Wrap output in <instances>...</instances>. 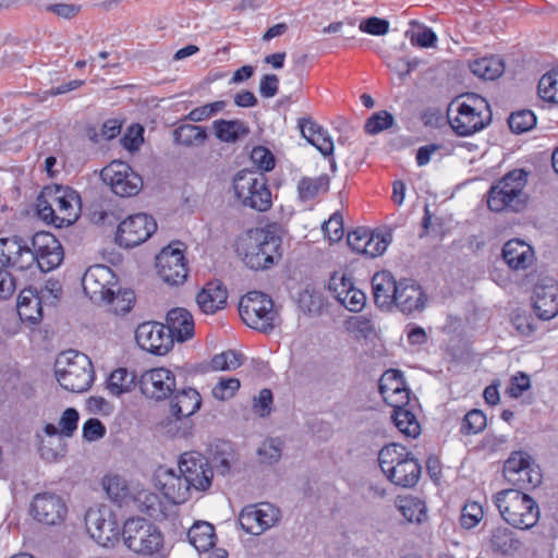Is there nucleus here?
<instances>
[{
	"label": "nucleus",
	"instance_id": "nucleus-1",
	"mask_svg": "<svg viewBox=\"0 0 558 558\" xmlns=\"http://www.w3.org/2000/svg\"><path fill=\"white\" fill-rule=\"evenodd\" d=\"M447 117L457 135L470 136L490 123L492 111L485 98L471 93L454 98L448 107Z\"/></svg>",
	"mask_w": 558,
	"mask_h": 558
},
{
	"label": "nucleus",
	"instance_id": "nucleus-2",
	"mask_svg": "<svg viewBox=\"0 0 558 558\" xmlns=\"http://www.w3.org/2000/svg\"><path fill=\"white\" fill-rule=\"evenodd\" d=\"M282 240L269 229L250 230L241 240L238 252L251 269L272 267L282 256Z\"/></svg>",
	"mask_w": 558,
	"mask_h": 558
},
{
	"label": "nucleus",
	"instance_id": "nucleus-3",
	"mask_svg": "<svg viewBox=\"0 0 558 558\" xmlns=\"http://www.w3.org/2000/svg\"><path fill=\"white\" fill-rule=\"evenodd\" d=\"M378 463L386 477L397 486L413 487L421 476V464L404 446L389 444L378 452Z\"/></svg>",
	"mask_w": 558,
	"mask_h": 558
},
{
	"label": "nucleus",
	"instance_id": "nucleus-4",
	"mask_svg": "<svg viewBox=\"0 0 558 558\" xmlns=\"http://www.w3.org/2000/svg\"><path fill=\"white\" fill-rule=\"evenodd\" d=\"M54 376L64 390L82 393L93 385L95 372L86 354L68 350L58 355L54 362Z\"/></svg>",
	"mask_w": 558,
	"mask_h": 558
},
{
	"label": "nucleus",
	"instance_id": "nucleus-5",
	"mask_svg": "<svg viewBox=\"0 0 558 558\" xmlns=\"http://www.w3.org/2000/svg\"><path fill=\"white\" fill-rule=\"evenodd\" d=\"M527 183V172L513 169L496 181L488 190L487 206L492 211L520 213L526 206L527 196L524 187Z\"/></svg>",
	"mask_w": 558,
	"mask_h": 558
},
{
	"label": "nucleus",
	"instance_id": "nucleus-6",
	"mask_svg": "<svg viewBox=\"0 0 558 558\" xmlns=\"http://www.w3.org/2000/svg\"><path fill=\"white\" fill-rule=\"evenodd\" d=\"M500 517L510 526L530 530L539 520V507L527 494L519 489H504L494 496Z\"/></svg>",
	"mask_w": 558,
	"mask_h": 558
},
{
	"label": "nucleus",
	"instance_id": "nucleus-7",
	"mask_svg": "<svg viewBox=\"0 0 558 558\" xmlns=\"http://www.w3.org/2000/svg\"><path fill=\"white\" fill-rule=\"evenodd\" d=\"M122 537L129 549L142 556L159 555L165 547L160 529L141 517L130 518L124 522Z\"/></svg>",
	"mask_w": 558,
	"mask_h": 558
},
{
	"label": "nucleus",
	"instance_id": "nucleus-8",
	"mask_svg": "<svg viewBox=\"0 0 558 558\" xmlns=\"http://www.w3.org/2000/svg\"><path fill=\"white\" fill-rule=\"evenodd\" d=\"M239 313L250 328L264 333L271 332L279 324V314L274 301L259 291H251L241 298Z\"/></svg>",
	"mask_w": 558,
	"mask_h": 558
},
{
	"label": "nucleus",
	"instance_id": "nucleus-9",
	"mask_svg": "<svg viewBox=\"0 0 558 558\" xmlns=\"http://www.w3.org/2000/svg\"><path fill=\"white\" fill-rule=\"evenodd\" d=\"M233 189L240 202L252 209L266 211L271 207V192L263 172L241 170L233 179Z\"/></svg>",
	"mask_w": 558,
	"mask_h": 558
},
{
	"label": "nucleus",
	"instance_id": "nucleus-10",
	"mask_svg": "<svg viewBox=\"0 0 558 558\" xmlns=\"http://www.w3.org/2000/svg\"><path fill=\"white\" fill-rule=\"evenodd\" d=\"M102 181L120 197H132L143 189V179L131 166L113 160L101 170Z\"/></svg>",
	"mask_w": 558,
	"mask_h": 558
},
{
	"label": "nucleus",
	"instance_id": "nucleus-11",
	"mask_svg": "<svg viewBox=\"0 0 558 558\" xmlns=\"http://www.w3.org/2000/svg\"><path fill=\"white\" fill-rule=\"evenodd\" d=\"M29 514L40 524L58 526L65 521L68 506L64 499L56 493H38L33 497Z\"/></svg>",
	"mask_w": 558,
	"mask_h": 558
},
{
	"label": "nucleus",
	"instance_id": "nucleus-12",
	"mask_svg": "<svg viewBox=\"0 0 558 558\" xmlns=\"http://www.w3.org/2000/svg\"><path fill=\"white\" fill-rule=\"evenodd\" d=\"M328 291L341 306L352 313H360L365 307V293L355 287L352 276L344 271H333L330 275Z\"/></svg>",
	"mask_w": 558,
	"mask_h": 558
},
{
	"label": "nucleus",
	"instance_id": "nucleus-13",
	"mask_svg": "<svg viewBox=\"0 0 558 558\" xmlns=\"http://www.w3.org/2000/svg\"><path fill=\"white\" fill-rule=\"evenodd\" d=\"M0 266L17 271L28 270L35 266L31 240L20 235L0 238Z\"/></svg>",
	"mask_w": 558,
	"mask_h": 558
},
{
	"label": "nucleus",
	"instance_id": "nucleus-14",
	"mask_svg": "<svg viewBox=\"0 0 558 558\" xmlns=\"http://www.w3.org/2000/svg\"><path fill=\"white\" fill-rule=\"evenodd\" d=\"M84 293L92 302L101 304L105 301H113V287L116 276L110 267L105 265L90 266L82 278Z\"/></svg>",
	"mask_w": 558,
	"mask_h": 558
},
{
	"label": "nucleus",
	"instance_id": "nucleus-15",
	"mask_svg": "<svg viewBox=\"0 0 558 558\" xmlns=\"http://www.w3.org/2000/svg\"><path fill=\"white\" fill-rule=\"evenodd\" d=\"M181 245V242L170 244L156 256V268L159 277L172 286L183 283L189 272Z\"/></svg>",
	"mask_w": 558,
	"mask_h": 558
},
{
	"label": "nucleus",
	"instance_id": "nucleus-16",
	"mask_svg": "<svg viewBox=\"0 0 558 558\" xmlns=\"http://www.w3.org/2000/svg\"><path fill=\"white\" fill-rule=\"evenodd\" d=\"M179 472L184 475L195 492H205L211 486L213 468L208 459L197 451H189L181 454Z\"/></svg>",
	"mask_w": 558,
	"mask_h": 558
},
{
	"label": "nucleus",
	"instance_id": "nucleus-17",
	"mask_svg": "<svg viewBox=\"0 0 558 558\" xmlns=\"http://www.w3.org/2000/svg\"><path fill=\"white\" fill-rule=\"evenodd\" d=\"M156 230L157 223L151 216L136 214L119 225L116 240L120 246L134 247L145 242Z\"/></svg>",
	"mask_w": 558,
	"mask_h": 558
},
{
	"label": "nucleus",
	"instance_id": "nucleus-18",
	"mask_svg": "<svg viewBox=\"0 0 558 558\" xmlns=\"http://www.w3.org/2000/svg\"><path fill=\"white\" fill-rule=\"evenodd\" d=\"M35 265L44 272L59 267L64 252L59 240L50 232H37L31 238Z\"/></svg>",
	"mask_w": 558,
	"mask_h": 558
},
{
	"label": "nucleus",
	"instance_id": "nucleus-19",
	"mask_svg": "<svg viewBox=\"0 0 558 558\" xmlns=\"http://www.w3.org/2000/svg\"><path fill=\"white\" fill-rule=\"evenodd\" d=\"M279 508L269 502L248 505L239 515V524L248 534L260 535L280 519Z\"/></svg>",
	"mask_w": 558,
	"mask_h": 558
},
{
	"label": "nucleus",
	"instance_id": "nucleus-20",
	"mask_svg": "<svg viewBox=\"0 0 558 558\" xmlns=\"http://www.w3.org/2000/svg\"><path fill=\"white\" fill-rule=\"evenodd\" d=\"M45 195L51 197L59 221L57 227L70 226L81 213V196L70 186L53 185L45 187Z\"/></svg>",
	"mask_w": 558,
	"mask_h": 558
},
{
	"label": "nucleus",
	"instance_id": "nucleus-21",
	"mask_svg": "<svg viewBox=\"0 0 558 558\" xmlns=\"http://www.w3.org/2000/svg\"><path fill=\"white\" fill-rule=\"evenodd\" d=\"M135 339L143 350L156 355L167 354L174 344L166 326L158 322L140 324L135 330Z\"/></svg>",
	"mask_w": 558,
	"mask_h": 558
},
{
	"label": "nucleus",
	"instance_id": "nucleus-22",
	"mask_svg": "<svg viewBox=\"0 0 558 558\" xmlns=\"http://www.w3.org/2000/svg\"><path fill=\"white\" fill-rule=\"evenodd\" d=\"M138 385L144 396L160 401L174 393L175 377L168 368H153L141 376Z\"/></svg>",
	"mask_w": 558,
	"mask_h": 558
},
{
	"label": "nucleus",
	"instance_id": "nucleus-23",
	"mask_svg": "<svg viewBox=\"0 0 558 558\" xmlns=\"http://www.w3.org/2000/svg\"><path fill=\"white\" fill-rule=\"evenodd\" d=\"M87 531L99 545H113L120 534L118 522L109 513L108 518L100 510H88L85 515Z\"/></svg>",
	"mask_w": 558,
	"mask_h": 558
},
{
	"label": "nucleus",
	"instance_id": "nucleus-24",
	"mask_svg": "<svg viewBox=\"0 0 558 558\" xmlns=\"http://www.w3.org/2000/svg\"><path fill=\"white\" fill-rule=\"evenodd\" d=\"M379 393L391 408L408 405L410 389L407 387L403 374L399 369H387L379 379Z\"/></svg>",
	"mask_w": 558,
	"mask_h": 558
},
{
	"label": "nucleus",
	"instance_id": "nucleus-25",
	"mask_svg": "<svg viewBox=\"0 0 558 558\" xmlns=\"http://www.w3.org/2000/svg\"><path fill=\"white\" fill-rule=\"evenodd\" d=\"M427 296L422 287L414 280L402 279L396 294L393 307L403 314L410 315L415 312H422L425 308Z\"/></svg>",
	"mask_w": 558,
	"mask_h": 558
},
{
	"label": "nucleus",
	"instance_id": "nucleus-26",
	"mask_svg": "<svg viewBox=\"0 0 558 558\" xmlns=\"http://www.w3.org/2000/svg\"><path fill=\"white\" fill-rule=\"evenodd\" d=\"M158 484L163 496L174 505L184 504L192 496L193 488L180 472L163 471L158 475Z\"/></svg>",
	"mask_w": 558,
	"mask_h": 558
},
{
	"label": "nucleus",
	"instance_id": "nucleus-27",
	"mask_svg": "<svg viewBox=\"0 0 558 558\" xmlns=\"http://www.w3.org/2000/svg\"><path fill=\"white\" fill-rule=\"evenodd\" d=\"M399 281L387 270L376 272L372 278L374 302L380 310L391 311L396 303Z\"/></svg>",
	"mask_w": 558,
	"mask_h": 558
},
{
	"label": "nucleus",
	"instance_id": "nucleus-28",
	"mask_svg": "<svg viewBox=\"0 0 558 558\" xmlns=\"http://www.w3.org/2000/svg\"><path fill=\"white\" fill-rule=\"evenodd\" d=\"M533 307L538 318L549 320L558 315V286L536 284L533 294Z\"/></svg>",
	"mask_w": 558,
	"mask_h": 558
},
{
	"label": "nucleus",
	"instance_id": "nucleus-29",
	"mask_svg": "<svg viewBox=\"0 0 558 558\" xmlns=\"http://www.w3.org/2000/svg\"><path fill=\"white\" fill-rule=\"evenodd\" d=\"M166 329L172 341L184 342L194 336L192 314L182 307L172 308L166 316Z\"/></svg>",
	"mask_w": 558,
	"mask_h": 558
},
{
	"label": "nucleus",
	"instance_id": "nucleus-30",
	"mask_svg": "<svg viewBox=\"0 0 558 558\" xmlns=\"http://www.w3.org/2000/svg\"><path fill=\"white\" fill-rule=\"evenodd\" d=\"M228 292L222 282L209 281L196 295V303L204 314H215L227 303Z\"/></svg>",
	"mask_w": 558,
	"mask_h": 558
},
{
	"label": "nucleus",
	"instance_id": "nucleus-31",
	"mask_svg": "<svg viewBox=\"0 0 558 558\" xmlns=\"http://www.w3.org/2000/svg\"><path fill=\"white\" fill-rule=\"evenodd\" d=\"M44 304L36 288H24L17 296V314L23 322L37 324L43 318Z\"/></svg>",
	"mask_w": 558,
	"mask_h": 558
},
{
	"label": "nucleus",
	"instance_id": "nucleus-32",
	"mask_svg": "<svg viewBox=\"0 0 558 558\" xmlns=\"http://www.w3.org/2000/svg\"><path fill=\"white\" fill-rule=\"evenodd\" d=\"M502 258L514 270L526 269L533 263L534 252L524 241L512 239L505 243Z\"/></svg>",
	"mask_w": 558,
	"mask_h": 558
},
{
	"label": "nucleus",
	"instance_id": "nucleus-33",
	"mask_svg": "<svg viewBox=\"0 0 558 558\" xmlns=\"http://www.w3.org/2000/svg\"><path fill=\"white\" fill-rule=\"evenodd\" d=\"M488 546L496 554L512 556L520 551L522 548V542L509 527L497 526L489 533Z\"/></svg>",
	"mask_w": 558,
	"mask_h": 558
},
{
	"label": "nucleus",
	"instance_id": "nucleus-34",
	"mask_svg": "<svg viewBox=\"0 0 558 558\" xmlns=\"http://www.w3.org/2000/svg\"><path fill=\"white\" fill-rule=\"evenodd\" d=\"M202 398L194 388H186L178 391L171 401V413L177 418L189 417L199 410Z\"/></svg>",
	"mask_w": 558,
	"mask_h": 558
},
{
	"label": "nucleus",
	"instance_id": "nucleus-35",
	"mask_svg": "<svg viewBox=\"0 0 558 558\" xmlns=\"http://www.w3.org/2000/svg\"><path fill=\"white\" fill-rule=\"evenodd\" d=\"M330 178L328 174L316 178L303 177L298 182L299 199L304 204L315 202L319 195L328 192Z\"/></svg>",
	"mask_w": 558,
	"mask_h": 558
},
{
	"label": "nucleus",
	"instance_id": "nucleus-36",
	"mask_svg": "<svg viewBox=\"0 0 558 558\" xmlns=\"http://www.w3.org/2000/svg\"><path fill=\"white\" fill-rule=\"evenodd\" d=\"M190 543L198 551H208L215 546L216 533L213 524L208 522H197L187 532Z\"/></svg>",
	"mask_w": 558,
	"mask_h": 558
},
{
	"label": "nucleus",
	"instance_id": "nucleus-37",
	"mask_svg": "<svg viewBox=\"0 0 558 558\" xmlns=\"http://www.w3.org/2000/svg\"><path fill=\"white\" fill-rule=\"evenodd\" d=\"M471 72L483 80H496L505 71L504 60L498 56L483 57L470 64Z\"/></svg>",
	"mask_w": 558,
	"mask_h": 558
},
{
	"label": "nucleus",
	"instance_id": "nucleus-38",
	"mask_svg": "<svg viewBox=\"0 0 558 558\" xmlns=\"http://www.w3.org/2000/svg\"><path fill=\"white\" fill-rule=\"evenodd\" d=\"M214 129L216 136L226 143H234L250 132L248 128L241 120H216Z\"/></svg>",
	"mask_w": 558,
	"mask_h": 558
},
{
	"label": "nucleus",
	"instance_id": "nucleus-39",
	"mask_svg": "<svg viewBox=\"0 0 558 558\" xmlns=\"http://www.w3.org/2000/svg\"><path fill=\"white\" fill-rule=\"evenodd\" d=\"M206 138V129L199 125L182 124L173 131L174 143L186 147L203 145Z\"/></svg>",
	"mask_w": 558,
	"mask_h": 558
},
{
	"label": "nucleus",
	"instance_id": "nucleus-40",
	"mask_svg": "<svg viewBox=\"0 0 558 558\" xmlns=\"http://www.w3.org/2000/svg\"><path fill=\"white\" fill-rule=\"evenodd\" d=\"M136 376L134 373L128 372L126 368H118L113 371L107 379V389L110 395L120 397L130 392L135 387Z\"/></svg>",
	"mask_w": 558,
	"mask_h": 558
},
{
	"label": "nucleus",
	"instance_id": "nucleus-41",
	"mask_svg": "<svg viewBox=\"0 0 558 558\" xmlns=\"http://www.w3.org/2000/svg\"><path fill=\"white\" fill-rule=\"evenodd\" d=\"M407 405L392 408L391 418L396 427L409 437H416L420 434V424L415 415L405 409Z\"/></svg>",
	"mask_w": 558,
	"mask_h": 558
},
{
	"label": "nucleus",
	"instance_id": "nucleus-42",
	"mask_svg": "<svg viewBox=\"0 0 558 558\" xmlns=\"http://www.w3.org/2000/svg\"><path fill=\"white\" fill-rule=\"evenodd\" d=\"M533 463L534 461L527 452L522 450L513 451L504 463V477L506 481H518L514 474Z\"/></svg>",
	"mask_w": 558,
	"mask_h": 558
},
{
	"label": "nucleus",
	"instance_id": "nucleus-43",
	"mask_svg": "<svg viewBox=\"0 0 558 558\" xmlns=\"http://www.w3.org/2000/svg\"><path fill=\"white\" fill-rule=\"evenodd\" d=\"M104 488L106 489L109 498L122 505L130 496V489L126 481L119 475H108L104 478Z\"/></svg>",
	"mask_w": 558,
	"mask_h": 558
},
{
	"label": "nucleus",
	"instance_id": "nucleus-44",
	"mask_svg": "<svg viewBox=\"0 0 558 558\" xmlns=\"http://www.w3.org/2000/svg\"><path fill=\"white\" fill-rule=\"evenodd\" d=\"M399 510L409 522L422 523L427 518L425 504L418 498L401 499Z\"/></svg>",
	"mask_w": 558,
	"mask_h": 558
},
{
	"label": "nucleus",
	"instance_id": "nucleus-45",
	"mask_svg": "<svg viewBox=\"0 0 558 558\" xmlns=\"http://www.w3.org/2000/svg\"><path fill=\"white\" fill-rule=\"evenodd\" d=\"M518 481H507L515 488L522 492V489H530L536 487L542 482V474L539 468L535 463L526 466L522 471H518L514 474Z\"/></svg>",
	"mask_w": 558,
	"mask_h": 558
},
{
	"label": "nucleus",
	"instance_id": "nucleus-46",
	"mask_svg": "<svg viewBox=\"0 0 558 558\" xmlns=\"http://www.w3.org/2000/svg\"><path fill=\"white\" fill-rule=\"evenodd\" d=\"M508 124L513 133L521 134L532 130L536 124V117L531 110L512 112L508 118Z\"/></svg>",
	"mask_w": 558,
	"mask_h": 558
},
{
	"label": "nucleus",
	"instance_id": "nucleus-47",
	"mask_svg": "<svg viewBox=\"0 0 558 558\" xmlns=\"http://www.w3.org/2000/svg\"><path fill=\"white\" fill-rule=\"evenodd\" d=\"M486 415L483 411L473 409L469 411L460 426V433L463 435L478 434L486 427Z\"/></svg>",
	"mask_w": 558,
	"mask_h": 558
},
{
	"label": "nucleus",
	"instance_id": "nucleus-48",
	"mask_svg": "<svg viewBox=\"0 0 558 558\" xmlns=\"http://www.w3.org/2000/svg\"><path fill=\"white\" fill-rule=\"evenodd\" d=\"M395 118L388 111L381 110L373 113L365 122L364 129L367 134H377L384 130L391 128Z\"/></svg>",
	"mask_w": 558,
	"mask_h": 558
},
{
	"label": "nucleus",
	"instance_id": "nucleus-49",
	"mask_svg": "<svg viewBox=\"0 0 558 558\" xmlns=\"http://www.w3.org/2000/svg\"><path fill=\"white\" fill-rule=\"evenodd\" d=\"M483 517V507L476 501H468L462 508L460 524L463 529L470 530L476 526Z\"/></svg>",
	"mask_w": 558,
	"mask_h": 558
},
{
	"label": "nucleus",
	"instance_id": "nucleus-50",
	"mask_svg": "<svg viewBox=\"0 0 558 558\" xmlns=\"http://www.w3.org/2000/svg\"><path fill=\"white\" fill-rule=\"evenodd\" d=\"M282 453V442L277 438L265 440L258 448V456L262 462L274 464L279 461Z\"/></svg>",
	"mask_w": 558,
	"mask_h": 558
},
{
	"label": "nucleus",
	"instance_id": "nucleus-51",
	"mask_svg": "<svg viewBox=\"0 0 558 558\" xmlns=\"http://www.w3.org/2000/svg\"><path fill=\"white\" fill-rule=\"evenodd\" d=\"M242 355L234 351H226L220 354H216L210 362V366L214 371H226L235 369L241 364Z\"/></svg>",
	"mask_w": 558,
	"mask_h": 558
},
{
	"label": "nucleus",
	"instance_id": "nucleus-52",
	"mask_svg": "<svg viewBox=\"0 0 558 558\" xmlns=\"http://www.w3.org/2000/svg\"><path fill=\"white\" fill-rule=\"evenodd\" d=\"M390 238L391 234H387V236H385L380 234H375L374 232L371 231L369 241L367 242L366 245H363V248L360 254L366 255L368 257H377L381 255L386 251L390 242Z\"/></svg>",
	"mask_w": 558,
	"mask_h": 558
},
{
	"label": "nucleus",
	"instance_id": "nucleus-53",
	"mask_svg": "<svg viewBox=\"0 0 558 558\" xmlns=\"http://www.w3.org/2000/svg\"><path fill=\"white\" fill-rule=\"evenodd\" d=\"M226 107V102L222 100H218L211 104H206L204 106L194 108L189 112V114L185 117L186 120L193 121V122H201L204 121L214 114H216L219 111H222Z\"/></svg>",
	"mask_w": 558,
	"mask_h": 558
},
{
	"label": "nucleus",
	"instance_id": "nucleus-54",
	"mask_svg": "<svg viewBox=\"0 0 558 558\" xmlns=\"http://www.w3.org/2000/svg\"><path fill=\"white\" fill-rule=\"evenodd\" d=\"M240 386L238 378H221L213 388V396L221 401L229 400L240 389Z\"/></svg>",
	"mask_w": 558,
	"mask_h": 558
},
{
	"label": "nucleus",
	"instance_id": "nucleus-55",
	"mask_svg": "<svg viewBox=\"0 0 558 558\" xmlns=\"http://www.w3.org/2000/svg\"><path fill=\"white\" fill-rule=\"evenodd\" d=\"M51 197L48 195H45V189L43 190L41 194L37 198V214L38 216L57 227V222L59 221L56 207L51 204Z\"/></svg>",
	"mask_w": 558,
	"mask_h": 558
},
{
	"label": "nucleus",
	"instance_id": "nucleus-56",
	"mask_svg": "<svg viewBox=\"0 0 558 558\" xmlns=\"http://www.w3.org/2000/svg\"><path fill=\"white\" fill-rule=\"evenodd\" d=\"M63 293L62 284L59 280L49 279L44 287L38 291L40 299L45 305H56Z\"/></svg>",
	"mask_w": 558,
	"mask_h": 558
},
{
	"label": "nucleus",
	"instance_id": "nucleus-57",
	"mask_svg": "<svg viewBox=\"0 0 558 558\" xmlns=\"http://www.w3.org/2000/svg\"><path fill=\"white\" fill-rule=\"evenodd\" d=\"M80 414L76 409L68 408L59 421L60 436L72 437L77 429Z\"/></svg>",
	"mask_w": 558,
	"mask_h": 558
},
{
	"label": "nucleus",
	"instance_id": "nucleus-58",
	"mask_svg": "<svg viewBox=\"0 0 558 558\" xmlns=\"http://www.w3.org/2000/svg\"><path fill=\"white\" fill-rule=\"evenodd\" d=\"M113 301H105V304H111L112 310L117 314H125L131 311L134 303V293L131 290L119 291L117 294L113 291Z\"/></svg>",
	"mask_w": 558,
	"mask_h": 558
},
{
	"label": "nucleus",
	"instance_id": "nucleus-59",
	"mask_svg": "<svg viewBox=\"0 0 558 558\" xmlns=\"http://www.w3.org/2000/svg\"><path fill=\"white\" fill-rule=\"evenodd\" d=\"M252 161L262 171H270L275 167V157L272 153L263 146L254 147L251 154Z\"/></svg>",
	"mask_w": 558,
	"mask_h": 558
},
{
	"label": "nucleus",
	"instance_id": "nucleus-60",
	"mask_svg": "<svg viewBox=\"0 0 558 558\" xmlns=\"http://www.w3.org/2000/svg\"><path fill=\"white\" fill-rule=\"evenodd\" d=\"M323 230L330 242H338L341 240L344 233L341 214L335 213L329 220L325 222Z\"/></svg>",
	"mask_w": 558,
	"mask_h": 558
},
{
	"label": "nucleus",
	"instance_id": "nucleus-61",
	"mask_svg": "<svg viewBox=\"0 0 558 558\" xmlns=\"http://www.w3.org/2000/svg\"><path fill=\"white\" fill-rule=\"evenodd\" d=\"M46 11L59 17L72 20L82 11V5L75 3H51L46 5Z\"/></svg>",
	"mask_w": 558,
	"mask_h": 558
},
{
	"label": "nucleus",
	"instance_id": "nucleus-62",
	"mask_svg": "<svg viewBox=\"0 0 558 558\" xmlns=\"http://www.w3.org/2000/svg\"><path fill=\"white\" fill-rule=\"evenodd\" d=\"M360 29L364 33L371 34V35H385L389 29V23L386 20L372 16L368 19L363 20L360 23Z\"/></svg>",
	"mask_w": 558,
	"mask_h": 558
},
{
	"label": "nucleus",
	"instance_id": "nucleus-63",
	"mask_svg": "<svg viewBox=\"0 0 558 558\" xmlns=\"http://www.w3.org/2000/svg\"><path fill=\"white\" fill-rule=\"evenodd\" d=\"M307 142L315 146L324 156H331L333 153V142L323 126L312 138H308Z\"/></svg>",
	"mask_w": 558,
	"mask_h": 558
},
{
	"label": "nucleus",
	"instance_id": "nucleus-64",
	"mask_svg": "<svg viewBox=\"0 0 558 558\" xmlns=\"http://www.w3.org/2000/svg\"><path fill=\"white\" fill-rule=\"evenodd\" d=\"M272 404V392L269 389H262L253 400L254 412L265 417L270 414Z\"/></svg>",
	"mask_w": 558,
	"mask_h": 558
}]
</instances>
